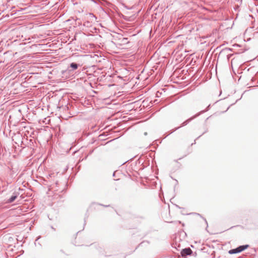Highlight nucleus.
Here are the masks:
<instances>
[{"label": "nucleus", "mask_w": 258, "mask_h": 258, "mask_svg": "<svg viewBox=\"0 0 258 258\" xmlns=\"http://www.w3.org/2000/svg\"><path fill=\"white\" fill-rule=\"evenodd\" d=\"M249 247V245L246 244L244 245H241L236 248L231 249L229 250V253L230 254H234L239 253L245 249H247Z\"/></svg>", "instance_id": "obj_1"}, {"label": "nucleus", "mask_w": 258, "mask_h": 258, "mask_svg": "<svg viewBox=\"0 0 258 258\" xmlns=\"http://www.w3.org/2000/svg\"><path fill=\"white\" fill-rule=\"evenodd\" d=\"M192 252V250L190 248H187L183 249L181 251V254L182 256H185L187 255H190Z\"/></svg>", "instance_id": "obj_2"}, {"label": "nucleus", "mask_w": 258, "mask_h": 258, "mask_svg": "<svg viewBox=\"0 0 258 258\" xmlns=\"http://www.w3.org/2000/svg\"><path fill=\"white\" fill-rule=\"evenodd\" d=\"M17 198V196H12L10 199L9 200V203H12L13 202V201H14Z\"/></svg>", "instance_id": "obj_3"}, {"label": "nucleus", "mask_w": 258, "mask_h": 258, "mask_svg": "<svg viewBox=\"0 0 258 258\" xmlns=\"http://www.w3.org/2000/svg\"><path fill=\"white\" fill-rule=\"evenodd\" d=\"M71 67L74 69L76 70L78 68V65L77 64L75 63H72L71 64Z\"/></svg>", "instance_id": "obj_4"}]
</instances>
